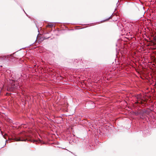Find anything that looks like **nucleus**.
<instances>
[{"label": "nucleus", "instance_id": "f257e3e1", "mask_svg": "<svg viewBox=\"0 0 156 156\" xmlns=\"http://www.w3.org/2000/svg\"><path fill=\"white\" fill-rule=\"evenodd\" d=\"M26 135L24 133H21L18 137H15L13 140L15 141H26L27 139L25 138Z\"/></svg>", "mask_w": 156, "mask_h": 156}, {"label": "nucleus", "instance_id": "f03ea898", "mask_svg": "<svg viewBox=\"0 0 156 156\" xmlns=\"http://www.w3.org/2000/svg\"><path fill=\"white\" fill-rule=\"evenodd\" d=\"M19 88H20V85H17L15 84H12L7 87V90L10 91H13L15 89H18Z\"/></svg>", "mask_w": 156, "mask_h": 156}, {"label": "nucleus", "instance_id": "7ed1b4c3", "mask_svg": "<svg viewBox=\"0 0 156 156\" xmlns=\"http://www.w3.org/2000/svg\"><path fill=\"white\" fill-rule=\"evenodd\" d=\"M136 98L138 101H141L142 100V97L140 95H137L136 96Z\"/></svg>", "mask_w": 156, "mask_h": 156}, {"label": "nucleus", "instance_id": "20e7f679", "mask_svg": "<svg viewBox=\"0 0 156 156\" xmlns=\"http://www.w3.org/2000/svg\"><path fill=\"white\" fill-rule=\"evenodd\" d=\"M54 26V25L53 23H50V24H49L48 25V27H53Z\"/></svg>", "mask_w": 156, "mask_h": 156}, {"label": "nucleus", "instance_id": "39448f33", "mask_svg": "<svg viewBox=\"0 0 156 156\" xmlns=\"http://www.w3.org/2000/svg\"><path fill=\"white\" fill-rule=\"evenodd\" d=\"M22 76L21 75H19L18 77H16L15 80L16 81H18L19 79L20 78V77Z\"/></svg>", "mask_w": 156, "mask_h": 156}, {"label": "nucleus", "instance_id": "423d86ee", "mask_svg": "<svg viewBox=\"0 0 156 156\" xmlns=\"http://www.w3.org/2000/svg\"><path fill=\"white\" fill-rule=\"evenodd\" d=\"M119 2L118 1V3L116 4L117 7H118L119 5V4L118 3Z\"/></svg>", "mask_w": 156, "mask_h": 156}, {"label": "nucleus", "instance_id": "0eeeda50", "mask_svg": "<svg viewBox=\"0 0 156 156\" xmlns=\"http://www.w3.org/2000/svg\"><path fill=\"white\" fill-rule=\"evenodd\" d=\"M112 16H110L108 19H107L106 20H108L111 18Z\"/></svg>", "mask_w": 156, "mask_h": 156}, {"label": "nucleus", "instance_id": "6e6552de", "mask_svg": "<svg viewBox=\"0 0 156 156\" xmlns=\"http://www.w3.org/2000/svg\"><path fill=\"white\" fill-rule=\"evenodd\" d=\"M2 59L1 57H0V62L2 60Z\"/></svg>", "mask_w": 156, "mask_h": 156}, {"label": "nucleus", "instance_id": "1a4fd4ad", "mask_svg": "<svg viewBox=\"0 0 156 156\" xmlns=\"http://www.w3.org/2000/svg\"><path fill=\"white\" fill-rule=\"evenodd\" d=\"M147 130H146V131H144V133H145L146 131V132H147Z\"/></svg>", "mask_w": 156, "mask_h": 156}, {"label": "nucleus", "instance_id": "9d476101", "mask_svg": "<svg viewBox=\"0 0 156 156\" xmlns=\"http://www.w3.org/2000/svg\"><path fill=\"white\" fill-rule=\"evenodd\" d=\"M2 67V66H0V67Z\"/></svg>", "mask_w": 156, "mask_h": 156}, {"label": "nucleus", "instance_id": "9b49d317", "mask_svg": "<svg viewBox=\"0 0 156 156\" xmlns=\"http://www.w3.org/2000/svg\"><path fill=\"white\" fill-rule=\"evenodd\" d=\"M7 141H8V140H6V142H7Z\"/></svg>", "mask_w": 156, "mask_h": 156}, {"label": "nucleus", "instance_id": "f8f14e48", "mask_svg": "<svg viewBox=\"0 0 156 156\" xmlns=\"http://www.w3.org/2000/svg\"><path fill=\"white\" fill-rule=\"evenodd\" d=\"M3 137L5 138V137H4V136H3Z\"/></svg>", "mask_w": 156, "mask_h": 156}, {"label": "nucleus", "instance_id": "ddd939ff", "mask_svg": "<svg viewBox=\"0 0 156 156\" xmlns=\"http://www.w3.org/2000/svg\"><path fill=\"white\" fill-rule=\"evenodd\" d=\"M25 14H26V12H25Z\"/></svg>", "mask_w": 156, "mask_h": 156}, {"label": "nucleus", "instance_id": "4468645a", "mask_svg": "<svg viewBox=\"0 0 156 156\" xmlns=\"http://www.w3.org/2000/svg\"><path fill=\"white\" fill-rule=\"evenodd\" d=\"M25 14H26V12H25Z\"/></svg>", "mask_w": 156, "mask_h": 156}, {"label": "nucleus", "instance_id": "2eb2a0df", "mask_svg": "<svg viewBox=\"0 0 156 156\" xmlns=\"http://www.w3.org/2000/svg\"><path fill=\"white\" fill-rule=\"evenodd\" d=\"M25 14H26V12H25Z\"/></svg>", "mask_w": 156, "mask_h": 156}]
</instances>
